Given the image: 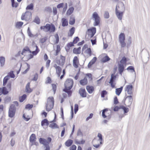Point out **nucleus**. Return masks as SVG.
<instances>
[{
  "instance_id": "4468645a",
  "label": "nucleus",
  "mask_w": 150,
  "mask_h": 150,
  "mask_svg": "<svg viewBox=\"0 0 150 150\" xmlns=\"http://www.w3.org/2000/svg\"><path fill=\"white\" fill-rule=\"evenodd\" d=\"M84 56L87 57H88L91 56L92 52L90 48L87 49L84 51Z\"/></svg>"
},
{
  "instance_id": "58836bf2",
  "label": "nucleus",
  "mask_w": 150,
  "mask_h": 150,
  "mask_svg": "<svg viewBox=\"0 0 150 150\" xmlns=\"http://www.w3.org/2000/svg\"><path fill=\"white\" fill-rule=\"evenodd\" d=\"M116 75H114V74H112L111 75V78L110 80V82H114L115 80L116 79Z\"/></svg>"
},
{
  "instance_id": "49530a36",
  "label": "nucleus",
  "mask_w": 150,
  "mask_h": 150,
  "mask_svg": "<svg viewBox=\"0 0 150 150\" xmlns=\"http://www.w3.org/2000/svg\"><path fill=\"white\" fill-rule=\"evenodd\" d=\"M27 33L29 36L31 37H33L34 36L32 34L29 28H28Z\"/></svg>"
},
{
  "instance_id": "423d86ee",
  "label": "nucleus",
  "mask_w": 150,
  "mask_h": 150,
  "mask_svg": "<svg viewBox=\"0 0 150 150\" xmlns=\"http://www.w3.org/2000/svg\"><path fill=\"white\" fill-rule=\"evenodd\" d=\"M118 7L119 8V6L118 5H117L115 9V14L117 18L122 21V20L123 15L124 11H120L118 10Z\"/></svg>"
},
{
  "instance_id": "a211bd4d",
  "label": "nucleus",
  "mask_w": 150,
  "mask_h": 150,
  "mask_svg": "<svg viewBox=\"0 0 150 150\" xmlns=\"http://www.w3.org/2000/svg\"><path fill=\"white\" fill-rule=\"evenodd\" d=\"M61 22L62 23V25L63 27L67 26L68 25V20L65 18H62L61 19Z\"/></svg>"
},
{
  "instance_id": "39448f33",
  "label": "nucleus",
  "mask_w": 150,
  "mask_h": 150,
  "mask_svg": "<svg viewBox=\"0 0 150 150\" xmlns=\"http://www.w3.org/2000/svg\"><path fill=\"white\" fill-rule=\"evenodd\" d=\"M32 13L31 12L27 11L24 13H23L21 19L22 20L29 21L32 18Z\"/></svg>"
},
{
  "instance_id": "774afa93",
  "label": "nucleus",
  "mask_w": 150,
  "mask_h": 150,
  "mask_svg": "<svg viewBox=\"0 0 150 150\" xmlns=\"http://www.w3.org/2000/svg\"><path fill=\"white\" fill-rule=\"evenodd\" d=\"M55 38L56 39V43H57L59 41V37L57 34H56L55 35Z\"/></svg>"
},
{
  "instance_id": "4d7b16f0",
  "label": "nucleus",
  "mask_w": 150,
  "mask_h": 150,
  "mask_svg": "<svg viewBox=\"0 0 150 150\" xmlns=\"http://www.w3.org/2000/svg\"><path fill=\"white\" fill-rule=\"evenodd\" d=\"M48 120L46 119H45L44 120H42L41 122V125L42 126H43L44 125H45V124H46V123L47 122Z\"/></svg>"
},
{
  "instance_id": "bb28decb",
  "label": "nucleus",
  "mask_w": 150,
  "mask_h": 150,
  "mask_svg": "<svg viewBox=\"0 0 150 150\" xmlns=\"http://www.w3.org/2000/svg\"><path fill=\"white\" fill-rule=\"evenodd\" d=\"M9 79L10 77L8 75H7L4 77L3 81V85L4 86H5L6 85L8 80Z\"/></svg>"
},
{
  "instance_id": "09e8293b",
  "label": "nucleus",
  "mask_w": 150,
  "mask_h": 150,
  "mask_svg": "<svg viewBox=\"0 0 150 150\" xmlns=\"http://www.w3.org/2000/svg\"><path fill=\"white\" fill-rule=\"evenodd\" d=\"M33 105L32 104H28L26 105L25 108L26 109H30L33 107Z\"/></svg>"
},
{
  "instance_id": "1a4fd4ad",
  "label": "nucleus",
  "mask_w": 150,
  "mask_h": 150,
  "mask_svg": "<svg viewBox=\"0 0 150 150\" xmlns=\"http://www.w3.org/2000/svg\"><path fill=\"white\" fill-rule=\"evenodd\" d=\"M16 108H14V105H11L8 111V116L11 117H12L15 113Z\"/></svg>"
},
{
  "instance_id": "ddd939ff",
  "label": "nucleus",
  "mask_w": 150,
  "mask_h": 150,
  "mask_svg": "<svg viewBox=\"0 0 150 150\" xmlns=\"http://www.w3.org/2000/svg\"><path fill=\"white\" fill-rule=\"evenodd\" d=\"M89 33V35L91 38L96 33V29L95 28H93L91 29H89L88 30Z\"/></svg>"
},
{
  "instance_id": "6e6552de",
  "label": "nucleus",
  "mask_w": 150,
  "mask_h": 150,
  "mask_svg": "<svg viewBox=\"0 0 150 150\" xmlns=\"http://www.w3.org/2000/svg\"><path fill=\"white\" fill-rule=\"evenodd\" d=\"M36 138L35 135L34 134H32L30 137V141L32 143V145H35L36 146L38 145V143L36 142Z\"/></svg>"
},
{
  "instance_id": "69168bd1",
  "label": "nucleus",
  "mask_w": 150,
  "mask_h": 150,
  "mask_svg": "<svg viewBox=\"0 0 150 150\" xmlns=\"http://www.w3.org/2000/svg\"><path fill=\"white\" fill-rule=\"evenodd\" d=\"M64 6V4L63 3H61L58 4L57 6V8H62Z\"/></svg>"
},
{
  "instance_id": "9b49d317",
  "label": "nucleus",
  "mask_w": 150,
  "mask_h": 150,
  "mask_svg": "<svg viewBox=\"0 0 150 150\" xmlns=\"http://www.w3.org/2000/svg\"><path fill=\"white\" fill-rule=\"evenodd\" d=\"M54 67L55 68L56 70V74L57 76L59 77L60 76L62 71L61 68L59 66L55 64L54 66Z\"/></svg>"
},
{
  "instance_id": "0e129e2a",
  "label": "nucleus",
  "mask_w": 150,
  "mask_h": 150,
  "mask_svg": "<svg viewBox=\"0 0 150 150\" xmlns=\"http://www.w3.org/2000/svg\"><path fill=\"white\" fill-rule=\"evenodd\" d=\"M26 64L28 66V68L26 69L24 72H23V73L24 74H25L27 73V71H28L29 70L30 67V65L29 64H28L27 63H26Z\"/></svg>"
},
{
  "instance_id": "864d4df0",
  "label": "nucleus",
  "mask_w": 150,
  "mask_h": 150,
  "mask_svg": "<svg viewBox=\"0 0 150 150\" xmlns=\"http://www.w3.org/2000/svg\"><path fill=\"white\" fill-rule=\"evenodd\" d=\"M107 94V92L105 90L102 91L101 93V96L102 98L104 97L105 95Z\"/></svg>"
},
{
  "instance_id": "e433bc0d",
  "label": "nucleus",
  "mask_w": 150,
  "mask_h": 150,
  "mask_svg": "<svg viewBox=\"0 0 150 150\" xmlns=\"http://www.w3.org/2000/svg\"><path fill=\"white\" fill-rule=\"evenodd\" d=\"M33 22L37 24H39L40 23V20L38 16H36Z\"/></svg>"
},
{
  "instance_id": "7ed1b4c3",
  "label": "nucleus",
  "mask_w": 150,
  "mask_h": 150,
  "mask_svg": "<svg viewBox=\"0 0 150 150\" xmlns=\"http://www.w3.org/2000/svg\"><path fill=\"white\" fill-rule=\"evenodd\" d=\"M41 30H43L45 32L49 31L54 32L55 30V27L54 25L52 24H47L45 26H42L40 27Z\"/></svg>"
},
{
  "instance_id": "680f3d73",
  "label": "nucleus",
  "mask_w": 150,
  "mask_h": 150,
  "mask_svg": "<svg viewBox=\"0 0 150 150\" xmlns=\"http://www.w3.org/2000/svg\"><path fill=\"white\" fill-rule=\"evenodd\" d=\"M97 136L99 138V140L102 141L103 140V137L102 135L101 134L98 133V134Z\"/></svg>"
},
{
  "instance_id": "e2e57ef3",
  "label": "nucleus",
  "mask_w": 150,
  "mask_h": 150,
  "mask_svg": "<svg viewBox=\"0 0 150 150\" xmlns=\"http://www.w3.org/2000/svg\"><path fill=\"white\" fill-rule=\"evenodd\" d=\"M97 60V58L96 57H93V59L91 60V61L90 62L92 64H93L95 62H96V60Z\"/></svg>"
},
{
  "instance_id": "6ab92c4d",
  "label": "nucleus",
  "mask_w": 150,
  "mask_h": 150,
  "mask_svg": "<svg viewBox=\"0 0 150 150\" xmlns=\"http://www.w3.org/2000/svg\"><path fill=\"white\" fill-rule=\"evenodd\" d=\"M86 89L88 92L90 94L92 93L94 90V87L90 86H87Z\"/></svg>"
},
{
  "instance_id": "2f4dec72",
  "label": "nucleus",
  "mask_w": 150,
  "mask_h": 150,
  "mask_svg": "<svg viewBox=\"0 0 150 150\" xmlns=\"http://www.w3.org/2000/svg\"><path fill=\"white\" fill-rule=\"evenodd\" d=\"M123 89V87H121L119 88H117L116 89V94L118 96H119L121 92H122Z\"/></svg>"
},
{
  "instance_id": "37998d69",
  "label": "nucleus",
  "mask_w": 150,
  "mask_h": 150,
  "mask_svg": "<svg viewBox=\"0 0 150 150\" xmlns=\"http://www.w3.org/2000/svg\"><path fill=\"white\" fill-rule=\"evenodd\" d=\"M77 135V136H79L81 137V138L83 137V133L81 132V130L80 129H79L78 130Z\"/></svg>"
},
{
  "instance_id": "412c9836",
  "label": "nucleus",
  "mask_w": 150,
  "mask_h": 150,
  "mask_svg": "<svg viewBox=\"0 0 150 150\" xmlns=\"http://www.w3.org/2000/svg\"><path fill=\"white\" fill-rule=\"evenodd\" d=\"M5 58L3 56L0 57V64L1 67H3L5 63Z\"/></svg>"
},
{
  "instance_id": "aec40b11",
  "label": "nucleus",
  "mask_w": 150,
  "mask_h": 150,
  "mask_svg": "<svg viewBox=\"0 0 150 150\" xmlns=\"http://www.w3.org/2000/svg\"><path fill=\"white\" fill-rule=\"evenodd\" d=\"M118 70L119 73L121 75H122V73L123 72L124 70V66L123 64H118Z\"/></svg>"
},
{
  "instance_id": "052dcab7",
  "label": "nucleus",
  "mask_w": 150,
  "mask_h": 150,
  "mask_svg": "<svg viewBox=\"0 0 150 150\" xmlns=\"http://www.w3.org/2000/svg\"><path fill=\"white\" fill-rule=\"evenodd\" d=\"M76 146L75 145H73L70 147V150H76Z\"/></svg>"
},
{
  "instance_id": "473e14b6",
  "label": "nucleus",
  "mask_w": 150,
  "mask_h": 150,
  "mask_svg": "<svg viewBox=\"0 0 150 150\" xmlns=\"http://www.w3.org/2000/svg\"><path fill=\"white\" fill-rule=\"evenodd\" d=\"M81 47H79L77 49L74 48L73 49V52L75 54H79L81 53Z\"/></svg>"
},
{
  "instance_id": "b1692460",
  "label": "nucleus",
  "mask_w": 150,
  "mask_h": 150,
  "mask_svg": "<svg viewBox=\"0 0 150 150\" xmlns=\"http://www.w3.org/2000/svg\"><path fill=\"white\" fill-rule=\"evenodd\" d=\"M25 91L27 93H30L32 91V89L30 87V83H28L27 84L26 86Z\"/></svg>"
},
{
  "instance_id": "79ce46f5",
  "label": "nucleus",
  "mask_w": 150,
  "mask_h": 150,
  "mask_svg": "<svg viewBox=\"0 0 150 150\" xmlns=\"http://www.w3.org/2000/svg\"><path fill=\"white\" fill-rule=\"evenodd\" d=\"M9 76V77H10L11 78H13L15 77V75L13 73V71H11L9 73H8V75Z\"/></svg>"
},
{
  "instance_id": "a19ab883",
  "label": "nucleus",
  "mask_w": 150,
  "mask_h": 150,
  "mask_svg": "<svg viewBox=\"0 0 150 150\" xmlns=\"http://www.w3.org/2000/svg\"><path fill=\"white\" fill-rule=\"evenodd\" d=\"M33 8V4H31L28 5L26 8V10H32Z\"/></svg>"
},
{
  "instance_id": "9d476101",
  "label": "nucleus",
  "mask_w": 150,
  "mask_h": 150,
  "mask_svg": "<svg viewBox=\"0 0 150 150\" xmlns=\"http://www.w3.org/2000/svg\"><path fill=\"white\" fill-rule=\"evenodd\" d=\"M32 47H33V51L32 53L34 55H36L39 52L40 50L38 47L35 43H33Z\"/></svg>"
},
{
  "instance_id": "bf43d9fd",
  "label": "nucleus",
  "mask_w": 150,
  "mask_h": 150,
  "mask_svg": "<svg viewBox=\"0 0 150 150\" xmlns=\"http://www.w3.org/2000/svg\"><path fill=\"white\" fill-rule=\"evenodd\" d=\"M79 40V38L78 37H76L74 40L73 43L74 44H76Z\"/></svg>"
},
{
  "instance_id": "a18cd8bd",
  "label": "nucleus",
  "mask_w": 150,
  "mask_h": 150,
  "mask_svg": "<svg viewBox=\"0 0 150 150\" xmlns=\"http://www.w3.org/2000/svg\"><path fill=\"white\" fill-rule=\"evenodd\" d=\"M119 42L120 44L121 47H124L125 46L126 44L125 41H120Z\"/></svg>"
},
{
  "instance_id": "f3484780",
  "label": "nucleus",
  "mask_w": 150,
  "mask_h": 150,
  "mask_svg": "<svg viewBox=\"0 0 150 150\" xmlns=\"http://www.w3.org/2000/svg\"><path fill=\"white\" fill-rule=\"evenodd\" d=\"M132 87H133L132 85H128L127 86L125 89V91L127 92L128 94H131Z\"/></svg>"
},
{
  "instance_id": "5fc2aeb1",
  "label": "nucleus",
  "mask_w": 150,
  "mask_h": 150,
  "mask_svg": "<svg viewBox=\"0 0 150 150\" xmlns=\"http://www.w3.org/2000/svg\"><path fill=\"white\" fill-rule=\"evenodd\" d=\"M108 110L107 109H104L102 112V116L104 118H106V116L105 115V112L107 111Z\"/></svg>"
},
{
  "instance_id": "c756f323",
  "label": "nucleus",
  "mask_w": 150,
  "mask_h": 150,
  "mask_svg": "<svg viewBox=\"0 0 150 150\" xmlns=\"http://www.w3.org/2000/svg\"><path fill=\"white\" fill-rule=\"evenodd\" d=\"M74 10V8L73 7H70L67 11V15H71L73 12Z\"/></svg>"
},
{
  "instance_id": "6e6d98bb",
  "label": "nucleus",
  "mask_w": 150,
  "mask_h": 150,
  "mask_svg": "<svg viewBox=\"0 0 150 150\" xmlns=\"http://www.w3.org/2000/svg\"><path fill=\"white\" fill-rule=\"evenodd\" d=\"M60 51V46L59 45H57V50L56 51V54H54L55 56H56L57 55L59 52Z\"/></svg>"
},
{
  "instance_id": "c9c22d12",
  "label": "nucleus",
  "mask_w": 150,
  "mask_h": 150,
  "mask_svg": "<svg viewBox=\"0 0 150 150\" xmlns=\"http://www.w3.org/2000/svg\"><path fill=\"white\" fill-rule=\"evenodd\" d=\"M26 95L25 94H23L22 96L19 98V101L21 102H23L26 98Z\"/></svg>"
},
{
  "instance_id": "f03ea898",
  "label": "nucleus",
  "mask_w": 150,
  "mask_h": 150,
  "mask_svg": "<svg viewBox=\"0 0 150 150\" xmlns=\"http://www.w3.org/2000/svg\"><path fill=\"white\" fill-rule=\"evenodd\" d=\"M54 103V100L53 97H49L46 103V110L47 112L50 111L53 108Z\"/></svg>"
},
{
  "instance_id": "20e7f679",
  "label": "nucleus",
  "mask_w": 150,
  "mask_h": 150,
  "mask_svg": "<svg viewBox=\"0 0 150 150\" xmlns=\"http://www.w3.org/2000/svg\"><path fill=\"white\" fill-rule=\"evenodd\" d=\"M52 141V138L50 137H49L47 139V140L42 138H39V141L40 143L44 145L45 148V150H50V147L49 146L50 142Z\"/></svg>"
},
{
  "instance_id": "7c9ffc66",
  "label": "nucleus",
  "mask_w": 150,
  "mask_h": 150,
  "mask_svg": "<svg viewBox=\"0 0 150 150\" xmlns=\"http://www.w3.org/2000/svg\"><path fill=\"white\" fill-rule=\"evenodd\" d=\"M75 143L79 144H83L85 142V140H83L82 139H81V141H80L78 139H76L75 140Z\"/></svg>"
},
{
  "instance_id": "2eb2a0df",
  "label": "nucleus",
  "mask_w": 150,
  "mask_h": 150,
  "mask_svg": "<svg viewBox=\"0 0 150 150\" xmlns=\"http://www.w3.org/2000/svg\"><path fill=\"white\" fill-rule=\"evenodd\" d=\"M79 93L81 96L82 97H86V93L85 89L81 88L79 91Z\"/></svg>"
},
{
  "instance_id": "13d9d810",
  "label": "nucleus",
  "mask_w": 150,
  "mask_h": 150,
  "mask_svg": "<svg viewBox=\"0 0 150 150\" xmlns=\"http://www.w3.org/2000/svg\"><path fill=\"white\" fill-rule=\"evenodd\" d=\"M78 110V105L77 104H76L74 106V112L75 113L77 112Z\"/></svg>"
},
{
  "instance_id": "ea45409f",
  "label": "nucleus",
  "mask_w": 150,
  "mask_h": 150,
  "mask_svg": "<svg viewBox=\"0 0 150 150\" xmlns=\"http://www.w3.org/2000/svg\"><path fill=\"white\" fill-rule=\"evenodd\" d=\"M110 59L109 57L107 56H106L102 59V61L103 62H105L109 61Z\"/></svg>"
},
{
  "instance_id": "cd10ccee",
  "label": "nucleus",
  "mask_w": 150,
  "mask_h": 150,
  "mask_svg": "<svg viewBox=\"0 0 150 150\" xmlns=\"http://www.w3.org/2000/svg\"><path fill=\"white\" fill-rule=\"evenodd\" d=\"M75 18L74 16H71L70 18L69 23L70 24L72 25L74 24L75 22Z\"/></svg>"
},
{
  "instance_id": "c85d7f7f",
  "label": "nucleus",
  "mask_w": 150,
  "mask_h": 150,
  "mask_svg": "<svg viewBox=\"0 0 150 150\" xmlns=\"http://www.w3.org/2000/svg\"><path fill=\"white\" fill-rule=\"evenodd\" d=\"M75 30V28L74 27H72L69 30L68 36L70 37L72 36L74 33Z\"/></svg>"
},
{
  "instance_id": "4c0bfd02",
  "label": "nucleus",
  "mask_w": 150,
  "mask_h": 150,
  "mask_svg": "<svg viewBox=\"0 0 150 150\" xmlns=\"http://www.w3.org/2000/svg\"><path fill=\"white\" fill-rule=\"evenodd\" d=\"M126 61L127 59L125 57H124L120 61L121 64H123L124 65V64L126 63Z\"/></svg>"
},
{
  "instance_id": "72a5a7b5",
  "label": "nucleus",
  "mask_w": 150,
  "mask_h": 150,
  "mask_svg": "<svg viewBox=\"0 0 150 150\" xmlns=\"http://www.w3.org/2000/svg\"><path fill=\"white\" fill-rule=\"evenodd\" d=\"M120 109H122L124 110L125 113H127L129 111V109L123 105L120 106Z\"/></svg>"
},
{
  "instance_id": "4be33fe9",
  "label": "nucleus",
  "mask_w": 150,
  "mask_h": 150,
  "mask_svg": "<svg viewBox=\"0 0 150 150\" xmlns=\"http://www.w3.org/2000/svg\"><path fill=\"white\" fill-rule=\"evenodd\" d=\"M125 35L124 33H121L119 36V41H125Z\"/></svg>"
},
{
  "instance_id": "c03bdc74",
  "label": "nucleus",
  "mask_w": 150,
  "mask_h": 150,
  "mask_svg": "<svg viewBox=\"0 0 150 150\" xmlns=\"http://www.w3.org/2000/svg\"><path fill=\"white\" fill-rule=\"evenodd\" d=\"M3 94L4 95L7 94L8 92L6 88L5 87H3L2 88Z\"/></svg>"
},
{
  "instance_id": "338daca9",
  "label": "nucleus",
  "mask_w": 150,
  "mask_h": 150,
  "mask_svg": "<svg viewBox=\"0 0 150 150\" xmlns=\"http://www.w3.org/2000/svg\"><path fill=\"white\" fill-rule=\"evenodd\" d=\"M12 6L13 7L16 8L18 7V4L17 2H15L14 3L11 4Z\"/></svg>"
},
{
  "instance_id": "393cba45",
  "label": "nucleus",
  "mask_w": 150,
  "mask_h": 150,
  "mask_svg": "<svg viewBox=\"0 0 150 150\" xmlns=\"http://www.w3.org/2000/svg\"><path fill=\"white\" fill-rule=\"evenodd\" d=\"M73 141L71 139H68L65 142V145L67 147L70 146L73 144Z\"/></svg>"
},
{
  "instance_id": "5701e85b",
  "label": "nucleus",
  "mask_w": 150,
  "mask_h": 150,
  "mask_svg": "<svg viewBox=\"0 0 150 150\" xmlns=\"http://www.w3.org/2000/svg\"><path fill=\"white\" fill-rule=\"evenodd\" d=\"M65 61V58L64 57L61 55V58L59 61V64L60 65H63Z\"/></svg>"
},
{
  "instance_id": "a878e982",
  "label": "nucleus",
  "mask_w": 150,
  "mask_h": 150,
  "mask_svg": "<svg viewBox=\"0 0 150 150\" xmlns=\"http://www.w3.org/2000/svg\"><path fill=\"white\" fill-rule=\"evenodd\" d=\"M80 83L82 85H86L88 83L86 77H85L83 79L81 80L80 81Z\"/></svg>"
},
{
  "instance_id": "f704fd0d",
  "label": "nucleus",
  "mask_w": 150,
  "mask_h": 150,
  "mask_svg": "<svg viewBox=\"0 0 150 150\" xmlns=\"http://www.w3.org/2000/svg\"><path fill=\"white\" fill-rule=\"evenodd\" d=\"M49 127L52 129H56L58 128V127L57 124L54 123H51L49 125Z\"/></svg>"
},
{
  "instance_id": "3c124183",
  "label": "nucleus",
  "mask_w": 150,
  "mask_h": 150,
  "mask_svg": "<svg viewBox=\"0 0 150 150\" xmlns=\"http://www.w3.org/2000/svg\"><path fill=\"white\" fill-rule=\"evenodd\" d=\"M52 89L54 91V93L55 94L57 89V86L56 85L54 84H52Z\"/></svg>"
},
{
  "instance_id": "8fccbe9b",
  "label": "nucleus",
  "mask_w": 150,
  "mask_h": 150,
  "mask_svg": "<svg viewBox=\"0 0 150 150\" xmlns=\"http://www.w3.org/2000/svg\"><path fill=\"white\" fill-rule=\"evenodd\" d=\"M23 24V23L22 22H17L16 24V27L19 28L21 27Z\"/></svg>"
},
{
  "instance_id": "603ef678",
  "label": "nucleus",
  "mask_w": 150,
  "mask_h": 150,
  "mask_svg": "<svg viewBox=\"0 0 150 150\" xmlns=\"http://www.w3.org/2000/svg\"><path fill=\"white\" fill-rule=\"evenodd\" d=\"M104 17L105 18H108L109 17V13L108 11L105 12Z\"/></svg>"
},
{
  "instance_id": "0eeeda50",
  "label": "nucleus",
  "mask_w": 150,
  "mask_h": 150,
  "mask_svg": "<svg viewBox=\"0 0 150 150\" xmlns=\"http://www.w3.org/2000/svg\"><path fill=\"white\" fill-rule=\"evenodd\" d=\"M93 17L94 20V26H97L100 23V17L96 12H94L93 14Z\"/></svg>"
},
{
  "instance_id": "dca6fc26",
  "label": "nucleus",
  "mask_w": 150,
  "mask_h": 150,
  "mask_svg": "<svg viewBox=\"0 0 150 150\" xmlns=\"http://www.w3.org/2000/svg\"><path fill=\"white\" fill-rule=\"evenodd\" d=\"M126 103L127 106L129 107L132 104V96H127L126 98Z\"/></svg>"
},
{
  "instance_id": "de8ad7c7",
  "label": "nucleus",
  "mask_w": 150,
  "mask_h": 150,
  "mask_svg": "<svg viewBox=\"0 0 150 150\" xmlns=\"http://www.w3.org/2000/svg\"><path fill=\"white\" fill-rule=\"evenodd\" d=\"M11 98L9 96H6L4 98V101L5 103H8L11 100Z\"/></svg>"
},
{
  "instance_id": "f257e3e1",
  "label": "nucleus",
  "mask_w": 150,
  "mask_h": 150,
  "mask_svg": "<svg viewBox=\"0 0 150 150\" xmlns=\"http://www.w3.org/2000/svg\"><path fill=\"white\" fill-rule=\"evenodd\" d=\"M73 84V80L71 79H67L65 82V88L63 90L68 93L69 96L71 95L72 93V92L70 89L72 87Z\"/></svg>"
},
{
  "instance_id": "f8f14e48",
  "label": "nucleus",
  "mask_w": 150,
  "mask_h": 150,
  "mask_svg": "<svg viewBox=\"0 0 150 150\" xmlns=\"http://www.w3.org/2000/svg\"><path fill=\"white\" fill-rule=\"evenodd\" d=\"M79 64V61L77 57L75 56L74 57L73 61V66L75 68H77L78 67V64Z\"/></svg>"
}]
</instances>
